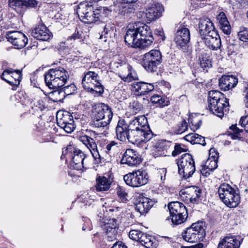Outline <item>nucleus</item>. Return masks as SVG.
<instances>
[{
	"instance_id": "nucleus-64",
	"label": "nucleus",
	"mask_w": 248,
	"mask_h": 248,
	"mask_svg": "<svg viewBox=\"0 0 248 248\" xmlns=\"http://www.w3.org/2000/svg\"><path fill=\"white\" fill-rule=\"evenodd\" d=\"M81 34L79 33L78 31H76L72 35L69 37L68 40H76L80 39L81 38Z\"/></svg>"
},
{
	"instance_id": "nucleus-16",
	"label": "nucleus",
	"mask_w": 248,
	"mask_h": 248,
	"mask_svg": "<svg viewBox=\"0 0 248 248\" xmlns=\"http://www.w3.org/2000/svg\"><path fill=\"white\" fill-rule=\"evenodd\" d=\"M38 4L36 0H9L10 7L18 14H23L28 8H35Z\"/></svg>"
},
{
	"instance_id": "nucleus-62",
	"label": "nucleus",
	"mask_w": 248,
	"mask_h": 248,
	"mask_svg": "<svg viewBox=\"0 0 248 248\" xmlns=\"http://www.w3.org/2000/svg\"><path fill=\"white\" fill-rule=\"evenodd\" d=\"M85 223L82 226V230L85 231L86 230H90L91 229V222L90 219L86 218L84 220Z\"/></svg>"
},
{
	"instance_id": "nucleus-52",
	"label": "nucleus",
	"mask_w": 248,
	"mask_h": 248,
	"mask_svg": "<svg viewBox=\"0 0 248 248\" xmlns=\"http://www.w3.org/2000/svg\"><path fill=\"white\" fill-rule=\"evenodd\" d=\"M157 149H160L162 150V151L166 150L167 152V150H168L171 146V149L172 148V144L171 142L169 141H161L157 143V145L156 146Z\"/></svg>"
},
{
	"instance_id": "nucleus-21",
	"label": "nucleus",
	"mask_w": 248,
	"mask_h": 248,
	"mask_svg": "<svg viewBox=\"0 0 248 248\" xmlns=\"http://www.w3.org/2000/svg\"><path fill=\"white\" fill-rule=\"evenodd\" d=\"M79 140L89 149L95 161V163H99L101 162V156L99 153L94 140L90 136L85 135L80 136Z\"/></svg>"
},
{
	"instance_id": "nucleus-28",
	"label": "nucleus",
	"mask_w": 248,
	"mask_h": 248,
	"mask_svg": "<svg viewBox=\"0 0 248 248\" xmlns=\"http://www.w3.org/2000/svg\"><path fill=\"white\" fill-rule=\"evenodd\" d=\"M31 35L38 40L47 41L52 36L51 33L43 24L38 25L31 32Z\"/></svg>"
},
{
	"instance_id": "nucleus-55",
	"label": "nucleus",
	"mask_w": 248,
	"mask_h": 248,
	"mask_svg": "<svg viewBox=\"0 0 248 248\" xmlns=\"http://www.w3.org/2000/svg\"><path fill=\"white\" fill-rule=\"evenodd\" d=\"M238 36L240 40L243 42L248 41V28H245L243 30L240 31Z\"/></svg>"
},
{
	"instance_id": "nucleus-26",
	"label": "nucleus",
	"mask_w": 248,
	"mask_h": 248,
	"mask_svg": "<svg viewBox=\"0 0 248 248\" xmlns=\"http://www.w3.org/2000/svg\"><path fill=\"white\" fill-rule=\"evenodd\" d=\"M238 79L232 75H223L219 79V86L222 91H229L234 88Z\"/></svg>"
},
{
	"instance_id": "nucleus-51",
	"label": "nucleus",
	"mask_w": 248,
	"mask_h": 248,
	"mask_svg": "<svg viewBox=\"0 0 248 248\" xmlns=\"http://www.w3.org/2000/svg\"><path fill=\"white\" fill-rule=\"evenodd\" d=\"M186 149L185 148L184 145L176 143L174 146V150L172 152V155L173 156H175L181 153L186 152Z\"/></svg>"
},
{
	"instance_id": "nucleus-49",
	"label": "nucleus",
	"mask_w": 248,
	"mask_h": 248,
	"mask_svg": "<svg viewBox=\"0 0 248 248\" xmlns=\"http://www.w3.org/2000/svg\"><path fill=\"white\" fill-rule=\"evenodd\" d=\"M188 127V125L186 120H183L181 123L177 124L175 128V133L176 134H181L185 132Z\"/></svg>"
},
{
	"instance_id": "nucleus-36",
	"label": "nucleus",
	"mask_w": 248,
	"mask_h": 248,
	"mask_svg": "<svg viewBox=\"0 0 248 248\" xmlns=\"http://www.w3.org/2000/svg\"><path fill=\"white\" fill-rule=\"evenodd\" d=\"M198 62L201 67L204 70H206V68L212 66V62L209 54L205 51L201 52L199 56Z\"/></svg>"
},
{
	"instance_id": "nucleus-5",
	"label": "nucleus",
	"mask_w": 248,
	"mask_h": 248,
	"mask_svg": "<svg viewBox=\"0 0 248 248\" xmlns=\"http://www.w3.org/2000/svg\"><path fill=\"white\" fill-rule=\"evenodd\" d=\"M205 223L198 221L187 227L181 234L183 239L188 243L203 241L206 235Z\"/></svg>"
},
{
	"instance_id": "nucleus-20",
	"label": "nucleus",
	"mask_w": 248,
	"mask_h": 248,
	"mask_svg": "<svg viewBox=\"0 0 248 248\" xmlns=\"http://www.w3.org/2000/svg\"><path fill=\"white\" fill-rule=\"evenodd\" d=\"M142 161L141 156L138 152L133 149H128L123 155L121 163L130 167H136Z\"/></svg>"
},
{
	"instance_id": "nucleus-4",
	"label": "nucleus",
	"mask_w": 248,
	"mask_h": 248,
	"mask_svg": "<svg viewBox=\"0 0 248 248\" xmlns=\"http://www.w3.org/2000/svg\"><path fill=\"white\" fill-rule=\"evenodd\" d=\"M82 84L85 90L94 96L101 95L104 93V87L98 73L96 72H85L82 80Z\"/></svg>"
},
{
	"instance_id": "nucleus-53",
	"label": "nucleus",
	"mask_w": 248,
	"mask_h": 248,
	"mask_svg": "<svg viewBox=\"0 0 248 248\" xmlns=\"http://www.w3.org/2000/svg\"><path fill=\"white\" fill-rule=\"evenodd\" d=\"M151 101L154 104H158L160 107H163L166 105L165 99L158 95H153L151 97Z\"/></svg>"
},
{
	"instance_id": "nucleus-47",
	"label": "nucleus",
	"mask_w": 248,
	"mask_h": 248,
	"mask_svg": "<svg viewBox=\"0 0 248 248\" xmlns=\"http://www.w3.org/2000/svg\"><path fill=\"white\" fill-rule=\"evenodd\" d=\"M58 125L68 133H71L76 128V125L74 124V120L71 121V122H66L63 123V124L62 125Z\"/></svg>"
},
{
	"instance_id": "nucleus-63",
	"label": "nucleus",
	"mask_w": 248,
	"mask_h": 248,
	"mask_svg": "<svg viewBox=\"0 0 248 248\" xmlns=\"http://www.w3.org/2000/svg\"><path fill=\"white\" fill-rule=\"evenodd\" d=\"M212 172L210 169H208V167L205 165L203 166L202 169L201 170V172L202 174V175L204 176H208L210 175V172Z\"/></svg>"
},
{
	"instance_id": "nucleus-8",
	"label": "nucleus",
	"mask_w": 248,
	"mask_h": 248,
	"mask_svg": "<svg viewBox=\"0 0 248 248\" xmlns=\"http://www.w3.org/2000/svg\"><path fill=\"white\" fill-rule=\"evenodd\" d=\"M168 209L170 217L173 225H179L184 222L187 217V209L181 202H174L169 203Z\"/></svg>"
},
{
	"instance_id": "nucleus-46",
	"label": "nucleus",
	"mask_w": 248,
	"mask_h": 248,
	"mask_svg": "<svg viewBox=\"0 0 248 248\" xmlns=\"http://www.w3.org/2000/svg\"><path fill=\"white\" fill-rule=\"evenodd\" d=\"M62 93V97H65L66 95H69L73 94L77 88L74 84H71L70 85L63 87L61 88Z\"/></svg>"
},
{
	"instance_id": "nucleus-6",
	"label": "nucleus",
	"mask_w": 248,
	"mask_h": 248,
	"mask_svg": "<svg viewBox=\"0 0 248 248\" xmlns=\"http://www.w3.org/2000/svg\"><path fill=\"white\" fill-rule=\"evenodd\" d=\"M218 193L221 201L229 207H235L240 202L239 194L228 184H221L218 188Z\"/></svg>"
},
{
	"instance_id": "nucleus-61",
	"label": "nucleus",
	"mask_w": 248,
	"mask_h": 248,
	"mask_svg": "<svg viewBox=\"0 0 248 248\" xmlns=\"http://www.w3.org/2000/svg\"><path fill=\"white\" fill-rule=\"evenodd\" d=\"M117 194L120 198L124 199L125 196L127 195V193L125 191L124 189L122 187L119 186L117 189Z\"/></svg>"
},
{
	"instance_id": "nucleus-3",
	"label": "nucleus",
	"mask_w": 248,
	"mask_h": 248,
	"mask_svg": "<svg viewBox=\"0 0 248 248\" xmlns=\"http://www.w3.org/2000/svg\"><path fill=\"white\" fill-rule=\"evenodd\" d=\"M69 78L68 72L59 67L50 69L45 75L46 85L51 89H58L63 86Z\"/></svg>"
},
{
	"instance_id": "nucleus-35",
	"label": "nucleus",
	"mask_w": 248,
	"mask_h": 248,
	"mask_svg": "<svg viewBox=\"0 0 248 248\" xmlns=\"http://www.w3.org/2000/svg\"><path fill=\"white\" fill-rule=\"evenodd\" d=\"M139 242L146 248H156L157 246V243L153 236L143 232Z\"/></svg>"
},
{
	"instance_id": "nucleus-56",
	"label": "nucleus",
	"mask_w": 248,
	"mask_h": 248,
	"mask_svg": "<svg viewBox=\"0 0 248 248\" xmlns=\"http://www.w3.org/2000/svg\"><path fill=\"white\" fill-rule=\"evenodd\" d=\"M230 129L232 130L233 133L232 134V137L233 139H236L240 136V133L242 131L236 125H232L230 126Z\"/></svg>"
},
{
	"instance_id": "nucleus-17",
	"label": "nucleus",
	"mask_w": 248,
	"mask_h": 248,
	"mask_svg": "<svg viewBox=\"0 0 248 248\" xmlns=\"http://www.w3.org/2000/svg\"><path fill=\"white\" fill-rule=\"evenodd\" d=\"M91 116L103 118L104 119L111 121L113 112L108 105L102 103H99L93 106Z\"/></svg>"
},
{
	"instance_id": "nucleus-27",
	"label": "nucleus",
	"mask_w": 248,
	"mask_h": 248,
	"mask_svg": "<svg viewBox=\"0 0 248 248\" xmlns=\"http://www.w3.org/2000/svg\"><path fill=\"white\" fill-rule=\"evenodd\" d=\"M132 87L137 96L144 95L154 89V85L143 81L135 82L133 83Z\"/></svg>"
},
{
	"instance_id": "nucleus-57",
	"label": "nucleus",
	"mask_w": 248,
	"mask_h": 248,
	"mask_svg": "<svg viewBox=\"0 0 248 248\" xmlns=\"http://www.w3.org/2000/svg\"><path fill=\"white\" fill-rule=\"evenodd\" d=\"M209 163L208 165L207 166L208 167V169H210L211 171H213L215 169H216L217 167V161L215 158H209L206 162V164Z\"/></svg>"
},
{
	"instance_id": "nucleus-24",
	"label": "nucleus",
	"mask_w": 248,
	"mask_h": 248,
	"mask_svg": "<svg viewBox=\"0 0 248 248\" xmlns=\"http://www.w3.org/2000/svg\"><path fill=\"white\" fill-rule=\"evenodd\" d=\"M129 132V127L126 120L124 119H120L115 128L117 139L121 141L125 142Z\"/></svg>"
},
{
	"instance_id": "nucleus-42",
	"label": "nucleus",
	"mask_w": 248,
	"mask_h": 248,
	"mask_svg": "<svg viewBox=\"0 0 248 248\" xmlns=\"http://www.w3.org/2000/svg\"><path fill=\"white\" fill-rule=\"evenodd\" d=\"M12 76V78L14 80L15 86L12 87L13 90H16L17 87L20 84L22 78V70H14L12 69V73H10Z\"/></svg>"
},
{
	"instance_id": "nucleus-38",
	"label": "nucleus",
	"mask_w": 248,
	"mask_h": 248,
	"mask_svg": "<svg viewBox=\"0 0 248 248\" xmlns=\"http://www.w3.org/2000/svg\"><path fill=\"white\" fill-rule=\"evenodd\" d=\"M91 125L95 128H105L108 126L111 121L103 118L91 116Z\"/></svg>"
},
{
	"instance_id": "nucleus-40",
	"label": "nucleus",
	"mask_w": 248,
	"mask_h": 248,
	"mask_svg": "<svg viewBox=\"0 0 248 248\" xmlns=\"http://www.w3.org/2000/svg\"><path fill=\"white\" fill-rule=\"evenodd\" d=\"M90 10H92L91 5H89L86 2H82L78 5L77 13L81 19L87 15L90 12Z\"/></svg>"
},
{
	"instance_id": "nucleus-41",
	"label": "nucleus",
	"mask_w": 248,
	"mask_h": 248,
	"mask_svg": "<svg viewBox=\"0 0 248 248\" xmlns=\"http://www.w3.org/2000/svg\"><path fill=\"white\" fill-rule=\"evenodd\" d=\"M81 20L85 23L92 24L99 20V16L98 14H95L94 11L90 10V12L81 18Z\"/></svg>"
},
{
	"instance_id": "nucleus-39",
	"label": "nucleus",
	"mask_w": 248,
	"mask_h": 248,
	"mask_svg": "<svg viewBox=\"0 0 248 248\" xmlns=\"http://www.w3.org/2000/svg\"><path fill=\"white\" fill-rule=\"evenodd\" d=\"M188 123L190 124L191 130L195 131L200 127L202 124V120L199 116H197L195 114H191L189 117Z\"/></svg>"
},
{
	"instance_id": "nucleus-15",
	"label": "nucleus",
	"mask_w": 248,
	"mask_h": 248,
	"mask_svg": "<svg viewBox=\"0 0 248 248\" xmlns=\"http://www.w3.org/2000/svg\"><path fill=\"white\" fill-rule=\"evenodd\" d=\"M6 38L16 49H21L26 46L28 38L22 32L18 31H8L6 33Z\"/></svg>"
},
{
	"instance_id": "nucleus-37",
	"label": "nucleus",
	"mask_w": 248,
	"mask_h": 248,
	"mask_svg": "<svg viewBox=\"0 0 248 248\" xmlns=\"http://www.w3.org/2000/svg\"><path fill=\"white\" fill-rule=\"evenodd\" d=\"M57 123L58 125H62L66 122H71L74 120L71 114L68 111H59L56 115Z\"/></svg>"
},
{
	"instance_id": "nucleus-7",
	"label": "nucleus",
	"mask_w": 248,
	"mask_h": 248,
	"mask_svg": "<svg viewBox=\"0 0 248 248\" xmlns=\"http://www.w3.org/2000/svg\"><path fill=\"white\" fill-rule=\"evenodd\" d=\"M177 164L179 174L185 179L191 177L195 171V162L189 154L182 155L177 160Z\"/></svg>"
},
{
	"instance_id": "nucleus-45",
	"label": "nucleus",
	"mask_w": 248,
	"mask_h": 248,
	"mask_svg": "<svg viewBox=\"0 0 248 248\" xmlns=\"http://www.w3.org/2000/svg\"><path fill=\"white\" fill-rule=\"evenodd\" d=\"M142 108V105L138 101H134L130 103L129 109L133 114H136L140 112Z\"/></svg>"
},
{
	"instance_id": "nucleus-58",
	"label": "nucleus",
	"mask_w": 248,
	"mask_h": 248,
	"mask_svg": "<svg viewBox=\"0 0 248 248\" xmlns=\"http://www.w3.org/2000/svg\"><path fill=\"white\" fill-rule=\"evenodd\" d=\"M241 126L248 133V115L242 117L240 121Z\"/></svg>"
},
{
	"instance_id": "nucleus-48",
	"label": "nucleus",
	"mask_w": 248,
	"mask_h": 248,
	"mask_svg": "<svg viewBox=\"0 0 248 248\" xmlns=\"http://www.w3.org/2000/svg\"><path fill=\"white\" fill-rule=\"evenodd\" d=\"M143 235V232L139 230H133L129 232V237L130 239L139 242Z\"/></svg>"
},
{
	"instance_id": "nucleus-18",
	"label": "nucleus",
	"mask_w": 248,
	"mask_h": 248,
	"mask_svg": "<svg viewBox=\"0 0 248 248\" xmlns=\"http://www.w3.org/2000/svg\"><path fill=\"white\" fill-rule=\"evenodd\" d=\"M67 155H70L69 152L71 153L73 152V155L70 163V166L77 170H81L84 168V160L85 158V154L79 149H75L72 146H69L67 148Z\"/></svg>"
},
{
	"instance_id": "nucleus-1",
	"label": "nucleus",
	"mask_w": 248,
	"mask_h": 248,
	"mask_svg": "<svg viewBox=\"0 0 248 248\" xmlns=\"http://www.w3.org/2000/svg\"><path fill=\"white\" fill-rule=\"evenodd\" d=\"M153 41L150 28L143 23L127 29L124 36L125 43L132 47L144 48L151 45Z\"/></svg>"
},
{
	"instance_id": "nucleus-59",
	"label": "nucleus",
	"mask_w": 248,
	"mask_h": 248,
	"mask_svg": "<svg viewBox=\"0 0 248 248\" xmlns=\"http://www.w3.org/2000/svg\"><path fill=\"white\" fill-rule=\"evenodd\" d=\"M196 135V133H190L185 136L184 139L185 140L190 142L191 143L195 144V142L194 141L197 138Z\"/></svg>"
},
{
	"instance_id": "nucleus-9",
	"label": "nucleus",
	"mask_w": 248,
	"mask_h": 248,
	"mask_svg": "<svg viewBox=\"0 0 248 248\" xmlns=\"http://www.w3.org/2000/svg\"><path fill=\"white\" fill-rule=\"evenodd\" d=\"M162 62V58L160 51L153 49L143 55L142 65L148 72H154L156 71L158 66Z\"/></svg>"
},
{
	"instance_id": "nucleus-32",
	"label": "nucleus",
	"mask_w": 248,
	"mask_h": 248,
	"mask_svg": "<svg viewBox=\"0 0 248 248\" xmlns=\"http://www.w3.org/2000/svg\"><path fill=\"white\" fill-rule=\"evenodd\" d=\"M220 29L226 34H230L231 33V26L228 19L223 12H220L217 16Z\"/></svg>"
},
{
	"instance_id": "nucleus-12",
	"label": "nucleus",
	"mask_w": 248,
	"mask_h": 248,
	"mask_svg": "<svg viewBox=\"0 0 248 248\" xmlns=\"http://www.w3.org/2000/svg\"><path fill=\"white\" fill-rule=\"evenodd\" d=\"M190 31L186 28L179 29L175 33L174 41L176 46L184 52H188L190 50Z\"/></svg>"
},
{
	"instance_id": "nucleus-30",
	"label": "nucleus",
	"mask_w": 248,
	"mask_h": 248,
	"mask_svg": "<svg viewBox=\"0 0 248 248\" xmlns=\"http://www.w3.org/2000/svg\"><path fill=\"white\" fill-rule=\"evenodd\" d=\"M155 201L147 197H141L135 204V209L141 215L147 213L155 204Z\"/></svg>"
},
{
	"instance_id": "nucleus-44",
	"label": "nucleus",
	"mask_w": 248,
	"mask_h": 248,
	"mask_svg": "<svg viewBox=\"0 0 248 248\" xmlns=\"http://www.w3.org/2000/svg\"><path fill=\"white\" fill-rule=\"evenodd\" d=\"M120 144L114 140H111L107 143L106 146V152L110 155H114V153L119 148Z\"/></svg>"
},
{
	"instance_id": "nucleus-54",
	"label": "nucleus",
	"mask_w": 248,
	"mask_h": 248,
	"mask_svg": "<svg viewBox=\"0 0 248 248\" xmlns=\"http://www.w3.org/2000/svg\"><path fill=\"white\" fill-rule=\"evenodd\" d=\"M62 91L61 89L59 90L56 89L52 92L51 93V95L55 97V98L53 99V101L58 102L63 99L64 97H62Z\"/></svg>"
},
{
	"instance_id": "nucleus-25",
	"label": "nucleus",
	"mask_w": 248,
	"mask_h": 248,
	"mask_svg": "<svg viewBox=\"0 0 248 248\" xmlns=\"http://www.w3.org/2000/svg\"><path fill=\"white\" fill-rule=\"evenodd\" d=\"M205 45L210 49L215 50L220 48L221 45V39L217 31L211 32V34L202 37Z\"/></svg>"
},
{
	"instance_id": "nucleus-60",
	"label": "nucleus",
	"mask_w": 248,
	"mask_h": 248,
	"mask_svg": "<svg viewBox=\"0 0 248 248\" xmlns=\"http://www.w3.org/2000/svg\"><path fill=\"white\" fill-rule=\"evenodd\" d=\"M197 138L194 140L195 144H200L203 146L206 145L204 137L198 134L196 135Z\"/></svg>"
},
{
	"instance_id": "nucleus-29",
	"label": "nucleus",
	"mask_w": 248,
	"mask_h": 248,
	"mask_svg": "<svg viewBox=\"0 0 248 248\" xmlns=\"http://www.w3.org/2000/svg\"><path fill=\"white\" fill-rule=\"evenodd\" d=\"M102 228L107 235L109 241H113L116 238L118 228L115 219H109L107 222H105Z\"/></svg>"
},
{
	"instance_id": "nucleus-2",
	"label": "nucleus",
	"mask_w": 248,
	"mask_h": 248,
	"mask_svg": "<svg viewBox=\"0 0 248 248\" xmlns=\"http://www.w3.org/2000/svg\"><path fill=\"white\" fill-rule=\"evenodd\" d=\"M229 100L222 93L216 90L208 92L207 108L211 113L222 118L224 112L229 109Z\"/></svg>"
},
{
	"instance_id": "nucleus-23",
	"label": "nucleus",
	"mask_w": 248,
	"mask_h": 248,
	"mask_svg": "<svg viewBox=\"0 0 248 248\" xmlns=\"http://www.w3.org/2000/svg\"><path fill=\"white\" fill-rule=\"evenodd\" d=\"M127 123L129 129L150 130L147 118L144 115L135 116Z\"/></svg>"
},
{
	"instance_id": "nucleus-19",
	"label": "nucleus",
	"mask_w": 248,
	"mask_h": 248,
	"mask_svg": "<svg viewBox=\"0 0 248 248\" xmlns=\"http://www.w3.org/2000/svg\"><path fill=\"white\" fill-rule=\"evenodd\" d=\"M164 10L162 4L159 3L153 2L149 4L145 12L147 22L150 23L159 18L162 16Z\"/></svg>"
},
{
	"instance_id": "nucleus-10",
	"label": "nucleus",
	"mask_w": 248,
	"mask_h": 248,
	"mask_svg": "<svg viewBox=\"0 0 248 248\" xmlns=\"http://www.w3.org/2000/svg\"><path fill=\"white\" fill-rule=\"evenodd\" d=\"M149 176L146 170L140 169L124 176L125 183L132 187H138L147 184Z\"/></svg>"
},
{
	"instance_id": "nucleus-14",
	"label": "nucleus",
	"mask_w": 248,
	"mask_h": 248,
	"mask_svg": "<svg viewBox=\"0 0 248 248\" xmlns=\"http://www.w3.org/2000/svg\"><path fill=\"white\" fill-rule=\"evenodd\" d=\"M153 137V133L151 130H142L138 129H130L128 135L127 140L133 144L146 142Z\"/></svg>"
},
{
	"instance_id": "nucleus-33",
	"label": "nucleus",
	"mask_w": 248,
	"mask_h": 248,
	"mask_svg": "<svg viewBox=\"0 0 248 248\" xmlns=\"http://www.w3.org/2000/svg\"><path fill=\"white\" fill-rule=\"evenodd\" d=\"M107 176L99 177L97 179V184L96 185L97 191H106L110 188L112 179L108 177V175H107Z\"/></svg>"
},
{
	"instance_id": "nucleus-22",
	"label": "nucleus",
	"mask_w": 248,
	"mask_h": 248,
	"mask_svg": "<svg viewBox=\"0 0 248 248\" xmlns=\"http://www.w3.org/2000/svg\"><path fill=\"white\" fill-rule=\"evenodd\" d=\"M243 239L240 236H225L220 240L217 248H239Z\"/></svg>"
},
{
	"instance_id": "nucleus-34",
	"label": "nucleus",
	"mask_w": 248,
	"mask_h": 248,
	"mask_svg": "<svg viewBox=\"0 0 248 248\" xmlns=\"http://www.w3.org/2000/svg\"><path fill=\"white\" fill-rule=\"evenodd\" d=\"M114 33V25L111 23L107 24L103 27V31L101 32L99 39L106 42L109 38H111Z\"/></svg>"
},
{
	"instance_id": "nucleus-50",
	"label": "nucleus",
	"mask_w": 248,
	"mask_h": 248,
	"mask_svg": "<svg viewBox=\"0 0 248 248\" xmlns=\"http://www.w3.org/2000/svg\"><path fill=\"white\" fill-rule=\"evenodd\" d=\"M167 173V170L165 169H161L159 170L157 172V176L160 178L162 184H160V187L158 188V189L160 191H161L164 189V187L165 186L164 181L166 179V175Z\"/></svg>"
},
{
	"instance_id": "nucleus-11",
	"label": "nucleus",
	"mask_w": 248,
	"mask_h": 248,
	"mask_svg": "<svg viewBox=\"0 0 248 248\" xmlns=\"http://www.w3.org/2000/svg\"><path fill=\"white\" fill-rule=\"evenodd\" d=\"M113 10L117 13L118 16L122 19L128 20L134 16L135 8L132 4L114 0Z\"/></svg>"
},
{
	"instance_id": "nucleus-43",
	"label": "nucleus",
	"mask_w": 248,
	"mask_h": 248,
	"mask_svg": "<svg viewBox=\"0 0 248 248\" xmlns=\"http://www.w3.org/2000/svg\"><path fill=\"white\" fill-rule=\"evenodd\" d=\"M11 73H12V68L6 69L3 71L0 77L2 80L9 83L12 87H14L15 86L14 80L12 78Z\"/></svg>"
},
{
	"instance_id": "nucleus-13",
	"label": "nucleus",
	"mask_w": 248,
	"mask_h": 248,
	"mask_svg": "<svg viewBox=\"0 0 248 248\" xmlns=\"http://www.w3.org/2000/svg\"><path fill=\"white\" fill-rule=\"evenodd\" d=\"M202 189L196 186H190L181 190L180 196L182 200L192 203H198L202 199Z\"/></svg>"
},
{
	"instance_id": "nucleus-31",
	"label": "nucleus",
	"mask_w": 248,
	"mask_h": 248,
	"mask_svg": "<svg viewBox=\"0 0 248 248\" xmlns=\"http://www.w3.org/2000/svg\"><path fill=\"white\" fill-rule=\"evenodd\" d=\"M215 28L212 22L208 18L201 20L199 24V32L202 37H205L211 34V32H216Z\"/></svg>"
}]
</instances>
